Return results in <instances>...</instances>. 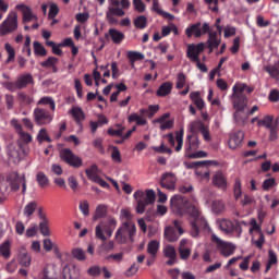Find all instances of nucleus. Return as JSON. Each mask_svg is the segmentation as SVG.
Masks as SVG:
<instances>
[{"mask_svg":"<svg viewBox=\"0 0 279 279\" xmlns=\"http://www.w3.org/2000/svg\"><path fill=\"white\" fill-rule=\"evenodd\" d=\"M274 117L272 116H266L264 119L258 120V126L267 128V130H270V128H274Z\"/></svg>","mask_w":279,"mask_h":279,"instance_id":"obj_48","label":"nucleus"},{"mask_svg":"<svg viewBox=\"0 0 279 279\" xmlns=\"http://www.w3.org/2000/svg\"><path fill=\"white\" fill-rule=\"evenodd\" d=\"M189 241L186 239H182L179 243L178 253L181 260H189L191 258V248L186 245Z\"/></svg>","mask_w":279,"mask_h":279,"instance_id":"obj_21","label":"nucleus"},{"mask_svg":"<svg viewBox=\"0 0 279 279\" xmlns=\"http://www.w3.org/2000/svg\"><path fill=\"white\" fill-rule=\"evenodd\" d=\"M37 141L39 143H51V137H49V134L47 133V129H40L39 133L37 134Z\"/></svg>","mask_w":279,"mask_h":279,"instance_id":"obj_55","label":"nucleus"},{"mask_svg":"<svg viewBox=\"0 0 279 279\" xmlns=\"http://www.w3.org/2000/svg\"><path fill=\"white\" fill-rule=\"evenodd\" d=\"M250 260H252V255H247L246 257H243V260L239 265L242 271H247V269H250Z\"/></svg>","mask_w":279,"mask_h":279,"instance_id":"obj_64","label":"nucleus"},{"mask_svg":"<svg viewBox=\"0 0 279 279\" xmlns=\"http://www.w3.org/2000/svg\"><path fill=\"white\" fill-rule=\"evenodd\" d=\"M111 159L113 160V162H117L118 165H121L123 162V159H121V150H119V147H112Z\"/></svg>","mask_w":279,"mask_h":279,"instance_id":"obj_54","label":"nucleus"},{"mask_svg":"<svg viewBox=\"0 0 279 279\" xmlns=\"http://www.w3.org/2000/svg\"><path fill=\"white\" fill-rule=\"evenodd\" d=\"M0 254L3 256V258H10V256H12L10 251V241H5L0 245Z\"/></svg>","mask_w":279,"mask_h":279,"instance_id":"obj_50","label":"nucleus"},{"mask_svg":"<svg viewBox=\"0 0 279 279\" xmlns=\"http://www.w3.org/2000/svg\"><path fill=\"white\" fill-rule=\"evenodd\" d=\"M22 184V193L27 191V183L25 182V174L22 177L16 175V179L11 181V189L13 191H20Z\"/></svg>","mask_w":279,"mask_h":279,"instance_id":"obj_27","label":"nucleus"},{"mask_svg":"<svg viewBox=\"0 0 279 279\" xmlns=\"http://www.w3.org/2000/svg\"><path fill=\"white\" fill-rule=\"evenodd\" d=\"M133 197L137 204L136 205L137 215H143V213H145V207L156 202V192H154V190H146V193H145L141 190H137L134 192Z\"/></svg>","mask_w":279,"mask_h":279,"instance_id":"obj_5","label":"nucleus"},{"mask_svg":"<svg viewBox=\"0 0 279 279\" xmlns=\"http://www.w3.org/2000/svg\"><path fill=\"white\" fill-rule=\"evenodd\" d=\"M243 138H245L243 131L232 133L229 138L230 149H238V147H241L243 145Z\"/></svg>","mask_w":279,"mask_h":279,"instance_id":"obj_19","label":"nucleus"},{"mask_svg":"<svg viewBox=\"0 0 279 279\" xmlns=\"http://www.w3.org/2000/svg\"><path fill=\"white\" fill-rule=\"evenodd\" d=\"M178 182V178L172 172H166L162 174L160 179V186L162 189H167L168 191L175 190V183Z\"/></svg>","mask_w":279,"mask_h":279,"instance_id":"obj_14","label":"nucleus"},{"mask_svg":"<svg viewBox=\"0 0 279 279\" xmlns=\"http://www.w3.org/2000/svg\"><path fill=\"white\" fill-rule=\"evenodd\" d=\"M199 149V137L195 134H189L185 140V150L187 154H193Z\"/></svg>","mask_w":279,"mask_h":279,"instance_id":"obj_17","label":"nucleus"},{"mask_svg":"<svg viewBox=\"0 0 279 279\" xmlns=\"http://www.w3.org/2000/svg\"><path fill=\"white\" fill-rule=\"evenodd\" d=\"M158 250H160V243L158 241L153 240L147 244V252L150 254V256H153V258H156Z\"/></svg>","mask_w":279,"mask_h":279,"instance_id":"obj_39","label":"nucleus"},{"mask_svg":"<svg viewBox=\"0 0 279 279\" xmlns=\"http://www.w3.org/2000/svg\"><path fill=\"white\" fill-rule=\"evenodd\" d=\"M211 209L215 215H221V213L226 210V205H223L222 201H214L211 204Z\"/></svg>","mask_w":279,"mask_h":279,"instance_id":"obj_46","label":"nucleus"},{"mask_svg":"<svg viewBox=\"0 0 279 279\" xmlns=\"http://www.w3.org/2000/svg\"><path fill=\"white\" fill-rule=\"evenodd\" d=\"M151 10H153V12H156V14H159V16H163V19H168V21H173V19H175V16H173V14L162 11L160 9V3L158 2V0L153 1Z\"/></svg>","mask_w":279,"mask_h":279,"instance_id":"obj_30","label":"nucleus"},{"mask_svg":"<svg viewBox=\"0 0 279 279\" xmlns=\"http://www.w3.org/2000/svg\"><path fill=\"white\" fill-rule=\"evenodd\" d=\"M219 165V161L217 160H202V161H192L189 163V169H196L195 173L197 178H202L204 175V172L206 171V168L208 167H217Z\"/></svg>","mask_w":279,"mask_h":279,"instance_id":"obj_13","label":"nucleus"},{"mask_svg":"<svg viewBox=\"0 0 279 279\" xmlns=\"http://www.w3.org/2000/svg\"><path fill=\"white\" fill-rule=\"evenodd\" d=\"M59 157L63 162H65V165H69V167H73L74 169H80V167L84 165L82 158L73 154V150H71V148L61 149L59 153Z\"/></svg>","mask_w":279,"mask_h":279,"instance_id":"obj_8","label":"nucleus"},{"mask_svg":"<svg viewBox=\"0 0 279 279\" xmlns=\"http://www.w3.org/2000/svg\"><path fill=\"white\" fill-rule=\"evenodd\" d=\"M16 29H19V16L16 12H13L0 24V35L8 36L12 32H16Z\"/></svg>","mask_w":279,"mask_h":279,"instance_id":"obj_9","label":"nucleus"},{"mask_svg":"<svg viewBox=\"0 0 279 279\" xmlns=\"http://www.w3.org/2000/svg\"><path fill=\"white\" fill-rule=\"evenodd\" d=\"M72 256L76 260H86V254L84 253V250L76 247L72 250Z\"/></svg>","mask_w":279,"mask_h":279,"instance_id":"obj_58","label":"nucleus"},{"mask_svg":"<svg viewBox=\"0 0 279 279\" xmlns=\"http://www.w3.org/2000/svg\"><path fill=\"white\" fill-rule=\"evenodd\" d=\"M63 279H80V269L75 265H65L63 268Z\"/></svg>","mask_w":279,"mask_h":279,"instance_id":"obj_22","label":"nucleus"},{"mask_svg":"<svg viewBox=\"0 0 279 279\" xmlns=\"http://www.w3.org/2000/svg\"><path fill=\"white\" fill-rule=\"evenodd\" d=\"M277 264H278V255H276V252H274V250H269L268 251V262L266 264L265 274H267L269 271V269H271L272 265H277Z\"/></svg>","mask_w":279,"mask_h":279,"instance_id":"obj_36","label":"nucleus"},{"mask_svg":"<svg viewBox=\"0 0 279 279\" xmlns=\"http://www.w3.org/2000/svg\"><path fill=\"white\" fill-rule=\"evenodd\" d=\"M185 34L187 38H192L193 34L195 38L202 37L203 34H208L206 45L209 49V53H213L214 49H217L221 45V37H217V32L210 31V25H208L206 22L203 24V26L202 22L192 24L185 29Z\"/></svg>","mask_w":279,"mask_h":279,"instance_id":"obj_2","label":"nucleus"},{"mask_svg":"<svg viewBox=\"0 0 279 279\" xmlns=\"http://www.w3.org/2000/svg\"><path fill=\"white\" fill-rule=\"evenodd\" d=\"M108 34L114 45H121V43L125 40V34H123L121 31L117 28H110L108 31Z\"/></svg>","mask_w":279,"mask_h":279,"instance_id":"obj_26","label":"nucleus"},{"mask_svg":"<svg viewBox=\"0 0 279 279\" xmlns=\"http://www.w3.org/2000/svg\"><path fill=\"white\" fill-rule=\"evenodd\" d=\"M36 181L38 182L40 189H47V185L49 184V178L43 171L36 174Z\"/></svg>","mask_w":279,"mask_h":279,"instance_id":"obj_43","label":"nucleus"},{"mask_svg":"<svg viewBox=\"0 0 279 279\" xmlns=\"http://www.w3.org/2000/svg\"><path fill=\"white\" fill-rule=\"evenodd\" d=\"M133 25L136 29H145L147 27V16L138 15L134 21Z\"/></svg>","mask_w":279,"mask_h":279,"instance_id":"obj_41","label":"nucleus"},{"mask_svg":"<svg viewBox=\"0 0 279 279\" xmlns=\"http://www.w3.org/2000/svg\"><path fill=\"white\" fill-rule=\"evenodd\" d=\"M19 101L21 102L22 106H29L34 104V97L25 94V93H20L17 95Z\"/></svg>","mask_w":279,"mask_h":279,"instance_id":"obj_45","label":"nucleus"},{"mask_svg":"<svg viewBox=\"0 0 279 279\" xmlns=\"http://www.w3.org/2000/svg\"><path fill=\"white\" fill-rule=\"evenodd\" d=\"M218 225L220 230L226 232V234H232V232L241 230V225H239V222L234 223L228 219L218 220Z\"/></svg>","mask_w":279,"mask_h":279,"instance_id":"obj_15","label":"nucleus"},{"mask_svg":"<svg viewBox=\"0 0 279 279\" xmlns=\"http://www.w3.org/2000/svg\"><path fill=\"white\" fill-rule=\"evenodd\" d=\"M60 12V9L58 8V4L52 3L50 4L49 13H48V20L51 21L58 16Z\"/></svg>","mask_w":279,"mask_h":279,"instance_id":"obj_61","label":"nucleus"},{"mask_svg":"<svg viewBox=\"0 0 279 279\" xmlns=\"http://www.w3.org/2000/svg\"><path fill=\"white\" fill-rule=\"evenodd\" d=\"M233 119L238 123V125H245L247 123L250 116L245 113V110H236L233 113Z\"/></svg>","mask_w":279,"mask_h":279,"instance_id":"obj_31","label":"nucleus"},{"mask_svg":"<svg viewBox=\"0 0 279 279\" xmlns=\"http://www.w3.org/2000/svg\"><path fill=\"white\" fill-rule=\"evenodd\" d=\"M175 141L178 143L175 151H182V145H184V128L175 132Z\"/></svg>","mask_w":279,"mask_h":279,"instance_id":"obj_40","label":"nucleus"},{"mask_svg":"<svg viewBox=\"0 0 279 279\" xmlns=\"http://www.w3.org/2000/svg\"><path fill=\"white\" fill-rule=\"evenodd\" d=\"M170 208L177 217H184V215L189 216L192 236H199V231L208 228V221L202 216L199 208L189 202V198L180 194L172 196L170 199Z\"/></svg>","mask_w":279,"mask_h":279,"instance_id":"obj_1","label":"nucleus"},{"mask_svg":"<svg viewBox=\"0 0 279 279\" xmlns=\"http://www.w3.org/2000/svg\"><path fill=\"white\" fill-rule=\"evenodd\" d=\"M117 128H119V129H117V130L108 129L107 134L109 136H118V137L123 136V132H125V126H123L121 124H117Z\"/></svg>","mask_w":279,"mask_h":279,"instance_id":"obj_52","label":"nucleus"},{"mask_svg":"<svg viewBox=\"0 0 279 279\" xmlns=\"http://www.w3.org/2000/svg\"><path fill=\"white\" fill-rule=\"evenodd\" d=\"M102 223V230L106 232L107 236H112L116 228H117V220L116 219H109V221L107 222V225Z\"/></svg>","mask_w":279,"mask_h":279,"instance_id":"obj_33","label":"nucleus"},{"mask_svg":"<svg viewBox=\"0 0 279 279\" xmlns=\"http://www.w3.org/2000/svg\"><path fill=\"white\" fill-rule=\"evenodd\" d=\"M190 99L197 108V110H204V108L206 107V102L203 100L202 94L199 92H192L190 94Z\"/></svg>","mask_w":279,"mask_h":279,"instance_id":"obj_25","label":"nucleus"},{"mask_svg":"<svg viewBox=\"0 0 279 279\" xmlns=\"http://www.w3.org/2000/svg\"><path fill=\"white\" fill-rule=\"evenodd\" d=\"M12 125L15 129V132L20 136V143L29 144V143H32V141H34V138L32 137V134L23 131V125H21V123H19V121H16V120L13 121Z\"/></svg>","mask_w":279,"mask_h":279,"instance_id":"obj_16","label":"nucleus"},{"mask_svg":"<svg viewBox=\"0 0 279 279\" xmlns=\"http://www.w3.org/2000/svg\"><path fill=\"white\" fill-rule=\"evenodd\" d=\"M204 49H206V46L204 43L199 44H190L187 45V50H186V58L191 60L194 64H196L197 69L202 73H208V66L206 64L202 63L199 60V54L204 53Z\"/></svg>","mask_w":279,"mask_h":279,"instance_id":"obj_4","label":"nucleus"},{"mask_svg":"<svg viewBox=\"0 0 279 279\" xmlns=\"http://www.w3.org/2000/svg\"><path fill=\"white\" fill-rule=\"evenodd\" d=\"M37 106H49L52 112L56 111V100H53V98L49 96L41 97L38 100Z\"/></svg>","mask_w":279,"mask_h":279,"instance_id":"obj_34","label":"nucleus"},{"mask_svg":"<svg viewBox=\"0 0 279 279\" xmlns=\"http://www.w3.org/2000/svg\"><path fill=\"white\" fill-rule=\"evenodd\" d=\"M2 86L7 90H10V93H16V90H19V86L16 85V81L15 82H10V81L2 82Z\"/></svg>","mask_w":279,"mask_h":279,"instance_id":"obj_60","label":"nucleus"},{"mask_svg":"<svg viewBox=\"0 0 279 279\" xmlns=\"http://www.w3.org/2000/svg\"><path fill=\"white\" fill-rule=\"evenodd\" d=\"M132 2L130 0H110V5L106 12V19L109 25H118L119 17L125 15V10H130Z\"/></svg>","mask_w":279,"mask_h":279,"instance_id":"obj_3","label":"nucleus"},{"mask_svg":"<svg viewBox=\"0 0 279 279\" xmlns=\"http://www.w3.org/2000/svg\"><path fill=\"white\" fill-rule=\"evenodd\" d=\"M104 225L100 223L98 226H96V231H95V234H96V239H99V241H106V235L104 234Z\"/></svg>","mask_w":279,"mask_h":279,"instance_id":"obj_63","label":"nucleus"},{"mask_svg":"<svg viewBox=\"0 0 279 279\" xmlns=\"http://www.w3.org/2000/svg\"><path fill=\"white\" fill-rule=\"evenodd\" d=\"M4 49H5L7 53H9V57L7 59V64H10V62H12V60H14V58H16V51L14 50V47H12V45H10V44H5Z\"/></svg>","mask_w":279,"mask_h":279,"instance_id":"obj_56","label":"nucleus"},{"mask_svg":"<svg viewBox=\"0 0 279 279\" xmlns=\"http://www.w3.org/2000/svg\"><path fill=\"white\" fill-rule=\"evenodd\" d=\"M108 213V209L105 205H98L94 215V221H97V219H102V217H106Z\"/></svg>","mask_w":279,"mask_h":279,"instance_id":"obj_51","label":"nucleus"},{"mask_svg":"<svg viewBox=\"0 0 279 279\" xmlns=\"http://www.w3.org/2000/svg\"><path fill=\"white\" fill-rule=\"evenodd\" d=\"M33 49L35 56H40L41 58H45V56H47V49L45 48V46H43V44H40V41H34Z\"/></svg>","mask_w":279,"mask_h":279,"instance_id":"obj_42","label":"nucleus"},{"mask_svg":"<svg viewBox=\"0 0 279 279\" xmlns=\"http://www.w3.org/2000/svg\"><path fill=\"white\" fill-rule=\"evenodd\" d=\"M233 195H234V199H239L241 195H243V190L241 187V179H235L234 181Z\"/></svg>","mask_w":279,"mask_h":279,"instance_id":"obj_53","label":"nucleus"},{"mask_svg":"<svg viewBox=\"0 0 279 279\" xmlns=\"http://www.w3.org/2000/svg\"><path fill=\"white\" fill-rule=\"evenodd\" d=\"M70 114H72V117L77 125H82V121H84V119H86V116L84 114V110L80 107H73L70 110Z\"/></svg>","mask_w":279,"mask_h":279,"instance_id":"obj_29","label":"nucleus"},{"mask_svg":"<svg viewBox=\"0 0 279 279\" xmlns=\"http://www.w3.org/2000/svg\"><path fill=\"white\" fill-rule=\"evenodd\" d=\"M41 279H56V269L53 266H46L44 268Z\"/></svg>","mask_w":279,"mask_h":279,"instance_id":"obj_44","label":"nucleus"},{"mask_svg":"<svg viewBox=\"0 0 279 279\" xmlns=\"http://www.w3.org/2000/svg\"><path fill=\"white\" fill-rule=\"evenodd\" d=\"M15 82L19 90H23V88H27L28 84H34V76L32 74H24L17 77Z\"/></svg>","mask_w":279,"mask_h":279,"instance_id":"obj_23","label":"nucleus"},{"mask_svg":"<svg viewBox=\"0 0 279 279\" xmlns=\"http://www.w3.org/2000/svg\"><path fill=\"white\" fill-rule=\"evenodd\" d=\"M171 90H173V84L171 82L162 83L156 92L157 97H167V95H171Z\"/></svg>","mask_w":279,"mask_h":279,"instance_id":"obj_28","label":"nucleus"},{"mask_svg":"<svg viewBox=\"0 0 279 279\" xmlns=\"http://www.w3.org/2000/svg\"><path fill=\"white\" fill-rule=\"evenodd\" d=\"M33 119L36 125H49L53 121V114L45 108L37 107L33 111Z\"/></svg>","mask_w":279,"mask_h":279,"instance_id":"obj_10","label":"nucleus"},{"mask_svg":"<svg viewBox=\"0 0 279 279\" xmlns=\"http://www.w3.org/2000/svg\"><path fill=\"white\" fill-rule=\"evenodd\" d=\"M17 260L22 267H29L32 265V255L25 248H21Z\"/></svg>","mask_w":279,"mask_h":279,"instance_id":"obj_24","label":"nucleus"},{"mask_svg":"<svg viewBox=\"0 0 279 279\" xmlns=\"http://www.w3.org/2000/svg\"><path fill=\"white\" fill-rule=\"evenodd\" d=\"M38 208V203L36 201L29 202L25 207H24V216L27 217V219H32V215L36 213V209Z\"/></svg>","mask_w":279,"mask_h":279,"instance_id":"obj_35","label":"nucleus"},{"mask_svg":"<svg viewBox=\"0 0 279 279\" xmlns=\"http://www.w3.org/2000/svg\"><path fill=\"white\" fill-rule=\"evenodd\" d=\"M232 104L235 110H245L247 106V96L243 94V87L233 86Z\"/></svg>","mask_w":279,"mask_h":279,"instance_id":"obj_12","label":"nucleus"},{"mask_svg":"<svg viewBox=\"0 0 279 279\" xmlns=\"http://www.w3.org/2000/svg\"><path fill=\"white\" fill-rule=\"evenodd\" d=\"M211 182L216 189H220L221 191L228 189V179H226V175L221 171H218L213 175Z\"/></svg>","mask_w":279,"mask_h":279,"instance_id":"obj_18","label":"nucleus"},{"mask_svg":"<svg viewBox=\"0 0 279 279\" xmlns=\"http://www.w3.org/2000/svg\"><path fill=\"white\" fill-rule=\"evenodd\" d=\"M58 62H60V59L57 57H48L46 61L40 63V66H43V69H51L52 66H56Z\"/></svg>","mask_w":279,"mask_h":279,"instance_id":"obj_47","label":"nucleus"},{"mask_svg":"<svg viewBox=\"0 0 279 279\" xmlns=\"http://www.w3.org/2000/svg\"><path fill=\"white\" fill-rule=\"evenodd\" d=\"M211 241L213 243H216L218 252L225 258H230V256L234 255L236 252V245H234L232 242H226L215 234L211 235Z\"/></svg>","mask_w":279,"mask_h":279,"instance_id":"obj_7","label":"nucleus"},{"mask_svg":"<svg viewBox=\"0 0 279 279\" xmlns=\"http://www.w3.org/2000/svg\"><path fill=\"white\" fill-rule=\"evenodd\" d=\"M173 226L174 228L167 227L163 232L165 239H167V241H169L170 243H175V241H178V239H180V236L184 234V229L182 228L180 221L174 220Z\"/></svg>","mask_w":279,"mask_h":279,"instance_id":"obj_11","label":"nucleus"},{"mask_svg":"<svg viewBox=\"0 0 279 279\" xmlns=\"http://www.w3.org/2000/svg\"><path fill=\"white\" fill-rule=\"evenodd\" d=\"M85 173L88 178V180H90V182H96L98 181L99 177V168L97 167V165H92L89 169L85 170Z\"/></svg>","mask_w":279,"mask_h":279,"instance_id":"obj_32","label":"nucleus"},{"mask_svg":"<svg viewBox=\"0 0 279 279\" xmlns=\"http://www.w3.org/2000/svg\"><path fill=\"white\" fill-rule=\"evenodd\" d=\"M128 60H132L133 62H136L138 60H145V54L136 51H129L126 53Z\"/></svg>","mask_w":279,"mask_h":279,"instance_id":"obj_59","label":"nucleus"},{"mask_svg":"<svg viewBox=\"0 0 279 279\" xmlns=\"http://www.w3.org/2000/svg\"><path fill=\"white\" fill-rule=\"evenodd\" d=\"M16 10L22 11L23 23H32L34 19L38 21V16L34 15V13L32 12V8L27 7L26 4H17Z\"/></svg>","mask_w":279,"mask_h":279,"instance_id":"obj_20","label":"nucleus"},{"mask_svg":"<svg viewBox=\"0 0 279 279\" xmlns=\"http://www.w3.org/2000/svg\"><path fill=\"white\" fill-rule=\"evenodd\" d=\"M39 230L43 236H51V230H49V220L39 222Z\"/></svg>","mask_w":279,"mask_h":279,"instance_id":"obj_57","label":"nucleus"},{"mask_svg":"<svg viewBox=\"0 0 279 279\" xmlns=\"http://www.w3.org/2000/svg\"><path fill=\"white\" fill-rule=\"evenodd\" d=\"M266 73H268L272 80L279 82V61L275 65L266 66Z\"/></svg>","mask_w":279,"mask_h":279,"instance_id":"obj_38","label":"nucleus"},{"mask_svg":"<svg viewBox=\"0 0 279 279\" xmlns=\"http://www.w3.org/2000/svg\"><path fill=\"white\" fill-rule=\"evenodd\" d=\"M136 236V225L122 223L121 227L116 231L114 241L118 245H125L134 243V238Z\"/></svg>","mask_w":279,"mask_h":279,"instance_id":"obj_6","label":"nucleus"},{"mask_svg":"<svg viewBox=\"0 0 279 279\" xmlns=\"http://www.w3.org/2000/svg\"><path fill=\"white\" fill-rule=\"evenodd\" d=\"M133 7L140 14H143L146 10L145 2H143V0H133Z\"/></svg>","mask_w":279,"mask_h":279,"instance_id":"obj_62","label":"nucleus"},{"mask_svg":"<svg viewBox=\"0 0 279 279\" xmlns=\"http://www.w3.org/2000/svg\"><path fill=\"white\" fill-rule=\"evenodd\" d=\"M120 217L123 220L122 223L135 225L133 220L134 216L132 215V211H130V209H121Z\"/></svg>","mask_w":279,"mask_h":279,"instance_id":"obj_37","label":"nucleus"},{"mask_svg":"<svg viewBox=\"0 0 279 279\" xmlns=\"http://www.w3.org/2000/svg\"><path fill=\"white\" fill-rule=\"evenodd\" d=\"M163 255L166 258H178V252L175 251V246L167 245L163 248Z\"/></svg>","mask_w":279,"mask_h":279,"instance_id":"obj_49","label":"nucleus"}]
</instances>
